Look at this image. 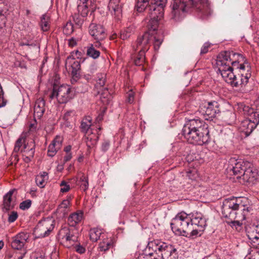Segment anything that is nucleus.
I'll use <instances>...</instances> for the list:
<instances>
[{
    "label": "nucleus",
    "instance_id": "obj_1",
    "mask_svg": "<svg viewBox=\"0 0 259 259\" xmlns=\"http://www.w3.org/2000/svg\"><path fill=\"white\" fill-rule=\"evenodd\" d=\"M216 64L226 82L243 90L251 76V68L242 55L233 52H221L217 57Z\"/></svg>",
    "mask_w": 259,
    "mask_h": 259
},
{
    "label": "nucleus",
    "instance_id": "obj_2",
    "mask_svg": "<svg viewBox=\"0 0 259 259\" xmlns=\"http://www.w3.org/2000/svg\"><path fill=\"white\" fill-rule=\"evenodd\" d=\"M248 200L246 197H232L225 199L222 206L223 216L228 218L232 227H240L249 211Z\"/></svg>",
    "mask_w": 259,
    "mask_h": 259
},
{
    "label": "nucleus",
    "instance_id": "obj_3",
    "mask_svg": "<svg viewBox=\"0 0 259 259\" xmlns=\"http://www.w3.org/2000/svg\"><path fill=\"white\" fill-rule=\"evenodd\" d=\"M151 26L148 32L144 33L142 35L139 36L137 40V48L141 51L148 50L150 46V42L153 39V45L155 50H158L163 41L162 36L160 32L156 31L158 23L156 21Z\"/></svg>",
    "mask_w": 259,
    "mask_h": 259
},
{
    "label": "nucleus",
    "instance_id": "obj_4",
    "mask_svg": "<svg viewBox=\"0 0 259 259\" xmlns=\"http://www.w3.org/2000/svg\"><path fill=\"white\" fill-rule=\"evenodd\" d=\"M237 109L240 113L248 116L242 121L240 126V131L248 136L259 123V109L254 111L252 108L242 103L238 104Z\"/></svg>",
    "mask_w": 259,
    "mask_h": 259
},
{
    "label": "nucleus",
    "instance_id": "obj_5",
    "mask_svg": "<svg viewBox=\"0 0 259 259\" xmlns=\"http://www.w3.org/2000/svg\"><path fill=\"white\" fill-rule=\"evenodd\" d=\"M159 259H178V253L176 247L171 244L155 240L148 244Z\"/></svg>",
    "mask_w": 259,
    "mask_h": 259
},
{
    "label": "nucleus",
    "instance_id": "obj_6",
    "mask_svg": "<svg viewBox=\"0 0 259 259\" xmlns=\"http://www.w3.org/2000/svg\"><path fill=\"white\" fill-rule=\"evenodd\" d=\"M191 214L181 212L172 220L170 225L173 232L177 235L191 236Z\"/></svg>",
    "mask_w": 259,
    "mask_h": 259
},
{
    "label": "nucleus",
    "instance_id": "obj_7",
    "mask_svg": "<svg viewBox=\"0 0 259 259\" xmlns=\"http://www.w3.org/2000/svg\"><path fill=\"white\" fill-rule=\"evenodd\" d=\"M74 96L72 88L68 84H62L60 86L54 85L53 91L50 95V99H57L60 104L66 103Z\"/></svg>",
    "mask_w": 259,
    "mask_h": 259
},
{
    "label": "nucleus",
    "instance_id": "obj_8",
    "mask_svg": "<svg viewBox=\"0 0 259 259\" xmlns=\"http://www.w3.org/2000/svg\"><path fill=\"white\" fill-rule=\"evenodd\" d=\"M185 138L191 144L202 145L209 141L208 130L183 131Z\"/></svg>",
    "mask_w": 259,
    "mask_h": 259
},
{
    "label": "nucleus",
    "instance_id": "obj_9",
    "mask_svg": "<svg viewBox=\"0 0 259 259\" xmlns=\"http://www.w3.org/2000/svg\"><path fill=\"white\" fill-rule=\"evenodd\" d=\"M191 236H200L206 226V220L200 212L191 214Z\"/></svg>",
    "mask_w": 259,
    "mask_h": 259
},
{
    "label": "nucleus",
    "instance_id": "obj_10",
    "mask_svg": "<svg viewBox=\"0 0 259 259\" xmlns=\"http://www.w3.org/2000/svg\"><path fill=\"white\" fill-rule=\"evenodd\" d=\"M58 238L67 247H70L77 241V236L75 234L74 230L68 227L61 228L58 233Z\"/></svg>",
    "mask_w": 259,
    "mask_h": 259
},
{
    "label": "nucleus",
    "instance_id": "obj_11",
    "mask_svg": "<svg viewBox=\"0 0 259 259\" xmlns=\"http://www.w3.org/2000/svg\"><path fill=\"white\" fill-rule=\"evenodd\" d=\"M53 223V220L50 218L41 220L34 229V234L38 238L48 236L54 228Z\"/></svg>",
    "mask_w": 259,
    "mask_h": 259
},
{
    "label": "nucleus",
    "instance_id": "obj_12",
    "mask_svg": "<svg viewBox=\"0 0 259 259\" xmlns=\"http://www.w3.org/2000/svg\"><path fill=\"white\" fill-rule=\"evenodd\" d=\"M220 112L219 104L216 101L207 102L201 107L200 112L204 119L211 120Z\"/></svg>",
    "mask_w": 259,
    "mask_h": 259
},
{
    "label": "nucleus",
    "instance_id": "obj_13",
    "mask_svg": "<svg viewBox=\"0 0 259 259\" xmlns=\"http://www.w3.org/2000/svg\"><path fill=\"white\" fill-rule=\"evenodd\" d=\"M171 7L172 18L176 20L184 17L189 8L184 0H174Z\"/></svg>",
    "mask_w": 259,
    "mask_h": 259
},
{
    "label": "nucleus",
    "instance_id": "obj_14",
    "mask_svg": "<svg viewBox=\"0 0 259 259\" xmlns=\"http://www.w3.org/2000/svg\"><path fill=\"white\" fill-rule=\"evenodd\" d=\"M246 163V168L242 175V179L244 182L254 184L259 179L257 170L251 163Z\"/></svg>",
    "mask_w": 259,
    "mask_h": 259
},
{
    "label": "nucleus",
    "instance_id": "obj_15",
    "mask_svg": "<svg viewBox=\"0 0 259 259\" xmlns=\"http://www.w3.org/2000/svg\"><path fill=\"white\" fill-rule=\"evenodd\" d=\"M232 166L231 169L233 174L236 176L237 179L242 177V175L246 168V163L247 161H243L242 159H236L235 158H231L229 161Z\"/></svg>",
    "mask_w": 259,
    "mask_h": 259
},
{
    "label": "nucleus",
    "instance_id": "obj_16",
    "mask_svg": "<svg viewBox=\"0 0 259 259\" xmlns=\"http://www.w3.org/2000/svg\"><path fill=\"white\" fill-rule=\"evenodd\" d=\"M155 5L151 6V9L153 11L151 12V20L150 23L155 22L156 21L158 23V20H160L163 15V8L164 7L166 0H154Z\"/></svg>",
    "mask_w": 259,
    "mask_h": 259
},
{
    "label": "nucleus",
    "instance_id": "obj_17",
    "mask_svg": "<svg viewBox=\"0 0 259 259\" xmlns=\"http://www.w3.org/2000/svg\"><path fill=\"white\" fill-rule=\"evenodd\" d=\"M89 33L97 40H102L106 37L105 29L103 26L94 23L90 24Z\"/></svg>",
    "mask_w": 259,
    "mask_h": 259
},
{
    "label": "nucleus",
    "instance_id": "obj_18",
    "mask_svg": "<svg viewBox=\"0 0 259 259\" xmlns=\"http://www.w3.org/2000/svg\"><path fill=\"white\" fill-rule=\"evenodd\" d=\"M28 239L27 233L20 232L12 237L11 246L13 249L20 250L24 247Z\"/></svg>",
    "mask_w": 259,
    "mask_h": 259
},
{
    "label": "nucleus",
    "instance_id": "obj_19",
    "mask_svg": "<svg viewBox=\"0 0 259 259\" xmlns=\"http://www.w3.org/2000/svg\"><path fill=\"white\" fill-rule=\"evenodd\" d=\"M208 130V125L199 119L190 120L184 125L183 131L186 130Z\"/></svg>",
    "mask_w": 259,
    "mask_h": 259
},
{
    "label": "nucleus",
    "instance_id": "obj_20",
    "mask_svg": "<svg viewBox=\"0 0 259 259\" xmlns=\"http://www.w3.org/2000/svg\"><path fill=\"white\" fill-rule=\"evenodd\" d=\"M111 14L115 19L119 20L122 17V4L120 0H110L108 6Z\"/></svg>",
    "mask_w": 259,
    "mask_h": 259
},
{
    "label": "nucleus",
    "instance_id": "obj_21",
    "mask_svg": "<svg viewBox=\"0 0 259 259\" xmlns=\"http://www.w3.org/2000/svg\"><path fill=\"white\" fill-rule=\"evenodd\" d=\"M71 197L69 196L59 204L56 211L59 218H64L70 211Z\"/></svg>",
    "mask_w": 259,
    "mask_h": 259
},
{
    "label": "nucleus",
    "instance_id": "obj_22",
    "mask_svg": "<svg viewBox=\"0 0 259 259\" xmlns=\"http://www.w3.org/2000/svg\"><path fill=\"white\" fill-rule=\"evenodd\" d=\"M63 138L57 136L48 147V154L49 156H54L57 152L61 148Z\"/></svg>",
    "mask_w": 259,
    "mask_h": 259
},
{
    "label": "nucleus",
    "instance_id": "obj_23",
    "mask_svg": "<svg viewBox=\"0 0 259 259\" xmlns=\"http://www.w3.org/2000/svg\"><path fill=\"white\" fill-rule=\"evenodd\" d=\"M191 5L199 9L205 15L209 13L210 6L208 0H189Z\"/></svg>",
    "mask_w": 259,
    "mask_h": 259
},
{
    "label": "nucleus",
    "instance_id": "obj_24",
    "mask_svg": "<svg viewBox=\"0 0 259 259\" xmlns=\"http://www.w3.org/2000/svg\"><path fill=\"white\" fill-rule=\"evenodd\" d=\"M71 68V73L73 75L76 76L77 71L79 70L80 65L79 62L75 60L74 59L71 58V56L67 57L66 61V67L67 69L68 67Z\"/></svg>",
    "mask_w": 259,
    "mask_h": 259
},
{
    "label": "nucleus",
    "instance_id": "obj_25",
    "mask_svg": "<svg viewBox=\"0 0 259 259\" xmlns=\"http://www.w3.org/2000/svg\"><path fill=\"white\" fill-rule=\"evenodd\" d=\"M102 241L99 244V250L106 251L113 246L114 242L111 237L107 235H103Z\"/></svg>",
    "mask_w": 259,
    "mask_h": 259
},
{
    "label": "nucleus",
    "instance_id": "obj_26",
    "mask_svg": "<svg viewBox=\"0 0 259 259\" xmlns=\"http://www.w3.org/2000/svg\"><path fill=\"white\" fill-rule=\"evenodd\" d=\"M45 102L42 98L37 99L34 107V116L40 118L41 117L45 110Z\"/></svg>",
    "mask_w": 259,
    "mask_h": 259
},
{
    "label": "nucleus",
    "instance_id": "obj_27",
    "mask_svg": "<svg viewBox=\"0 0 259 259\" xmlns=\"http://www.w3.org/2000/svg\"><path fill=\"white\" fill-rule=\"evenodd\" d=\"M87 145L89 148L94 146L97 143L99 135L96 133H94L92 130L85 132V135Z\"/></svg>",
    "mask_w": 259,
    "mask_h": 259
},
{
    "label": "nucleus",
    "instance_id": "obj_28",
    "mask_svg": "<svg viewBox=\"0 0 259 259\" xmlns=\"http://www.w3.org/2000/svg\"><path fill=\"white\" fill-rule=\"evenodd\" d=\"M103 235H107L104 231L99 228H93L89 232L90 238L93 242H96L101 238H103Z\"/></svg>",
    "mask_w": 259,
    "mask_h": 259
},
{
    "label": "nucleus",
    "instance_id": "obj_29",
    "mask_svg": "<svg viewBox=\"0 0 259 259\" xmlns=\"http://www.w3.org/2000/svg\"><path fill=\"white\" fill-rule=\"evenodd\" d=\"M83 215L81 211H77L71 214L68 219V224L70 226H75L77 224L81 222L83 219Z\"/></svg>",
    "mask_w": 259,
    "mask_h": 259
},
{
    "label": "nucleus",
    "instance_id": "obj_30",
    "mask_svg": "<svg viewBox=\"0 0 259 259\" xmlns=\"http://www.w3.org/2000/svg\"><path fill=\"white\" fill-rule=\"evenodd\" d=\"M94 8V4L79 3L77 9L78 13L83 17H85L88 15L89 11L91 10H93Z\"/></svg>",
    "mask_w": 259,
    "mask_h": 259
},
{
    "label": "nucleus",
    "instance_id": "obj_31",
    "mask_svg": "<svg viewBox=\"0 0 259 259\" xmlns=\"http://www.w3.org/2000/svg\"><path fill=\"white\" fill-rule=\"evenodd\" d=\"M35 144L33 140H31L29 144L27 145H24V152H26L27 156H26V161H30L31 158L33 157L34 154Z\"/></svg>",
    "mask_w": 259,
    "mask_h": 259
},
{
    "label": "nucleus",
    "instance_id": "obj_32",
    "mask_svg": "<svg viewBox=\"0 0 259 259\" xmlns=\"http://www.w3.org/2000/svg\"><path fill=\"white\" fill-rule=\"evenodd\" d=\"M48 178V174L47 172L43 171L40 172L35 178L36 185L40 188L44 187Z\"/></svg>",
    "mask_w": 259,
    "mask_h": 259
},
{
    "label": "nucleus",
    "instance_id": "obj_33",
    "mask_svg": "<svg viewBox=\"0 0 259 259\" xmlns=\"http://www.w3.org/2000/svg\"><path fill=\"white\" fill-rule=\"evenodd\" d=\"M15 190H11L9 191L4 196V207L6 210H9L13 207L12 205V196Z\"/></svg>",
    "mask_w": 259,
    "mask_h": 259
},
{
    "label": "nucleus",
    "instance_id": "obj_34",
    "mask_svg": "<svg viewBox=\"0 0 259 259\" xmlns=\"http://www.w3.org/2000/svg\"><path fill=\"white\" fill-rule=\"evenodd\" d=\"M253 230L255 231L252 232H248V237L253 243L258 242L259 241V221L257 224L254 226Z\"/></svg>",
    "mask_w": 259,
    "mask_h": 259
},
{
    "label": "nucleus",
    "instance_id": "obj_35",
    "mask_svg": "<svg viewBox=\"0 0 259 259\" xmlns=\"http://www.w3.org/2000/svg\"><path fill=\"white\" fill-rule=\"evenodd\" d=\"M77 185L84 191H87L89 188V182L88 178L82 175L78 180L76 181Z\"/></svg>",
    "mask_w": 259,
    "mask_h": 259
},
{
    "label": "nucleus",
    "instance_id": "obj_36",
    "mask_svg": "<svg viewBox=\"0 0 259 259\" xmlns=\"http://www.w3.org/2000/svg\"><path fill=\"white\" fill-rule=\"evenodd\" d=\"M87 54L89 57L95 59L100 56V52L99 51L95 49L94 45L91 44L88 47Z\"/></svg>",
    "mask_w": 259,
    "mask_h": 259
},
{
    "label": "nucleus",
    "instance_id": "obj_37",
    "mask_svg": "<svg viewBox=\"0 0 259 259\" xmlns=\"http://www.w3.org/2000/svg\"><path fill=\"white\" fill-rule=\"evenodd\" d=\"M91 121L92 119L90 116L86 117L83 118L80 125L81 129L83 132H87L88 131H90L91 130L90 129L92 125Z\"/></svg>",
    "mask_w": 259,
    "mask_h": 259
},
{
    "label": "nucleus",
    "instance_id": "obj_38",
    "mask_svg": "<svg viewBox=\"0 0 259 259\" xmlns=\"http://www.w3.org/2000/svg\"><path fill=\"white\" fill-rule=\"evenodd\" d=\"M135 31V27L133 26H130L123 30L120 33V38L123 39H126L128 38Z\"/></svg>",
    "mask_w": 259,
    "mask_h": 259
},
{
    "label": "nucleus",
    "instance_id": "obj_39",
    "mask_svg": "<svg viewBox=\"0 0 259 259\" xmlns=\"http://www.w3.org/2000/svg\"><path fill=\"white\" fill-rule=\"evenodd\" d=\"M76 112L74 110H69L66 111L63 115V119L67 122H70L74 119Z\"/></svg>",
    "mask_w": 259,
    "mask_h": 259
},
{
    "label": "nucleus",
    "instance_id": "obj_40",
    "mask_svg": "<svg viewBox=\"0 0 259 259\" xmlns=\"http://www.w3.org/2000/svg\"><path fill=\"white\" fill-rule=\"evenodd\" d=\"M150 0H137L136 5L137 11L142 12L145 10L149 5Z\"/></svg>",
    "mask_w": 259,
    "mask_h": 259
},
{
    "label": "nucleus",
    "instance_id": "obj_41",
    "mask_svg": "<svg viewBox=\"0 0 259 259\" xmlns=\"http://www.w3.org/2000/svg\"><path fill=\"white\" fill-rule=\"evenodd\" d=\"M40 25L44 31H47L50 27L49 17L47 15H43L40 21Z\"/></svg>",
    "mask_w": 259,
    "mask_h": 259
},
{
    "label": "nucleus",
    "instance_id": "obj_42",
    "mask_svg": "<svg viewBox=\"0 0 259 259\" xmlns=\"http://www.w3.org/2000/svg\"><path fill=\"white\" fill-rule=\"evenodd\" d=\"M145 52L139 50V53L134 59V62L136 65L140 66L143 64L145 61Z\"/></svg>",
    "mask_w": 259,
    "mask_h": 259
},
{
    "label": "nucleus",
    "instance_id": "obj_43",
    "mask_svg": "<svg viewBox=\"0 0 259 259\" xmlns=\"http://www.w3.org/2000/svg\"><path fill=\"white\" fill-rule=\"evenodd\" d=\"M154 253V251L150 252L148 254H140L136 259H159Z\"/></svg>",
    "mask_w": 259,
    "mask_h": 259
},
{
    "label": "nucleus",
    "instance_id": "obj_44",
    "mask_svg": "<svg viewBox=\"0 0 259 259\" xmlns=\"http://www.w3.org/2000/svg\"><path fill=\"white\" fill-rule=\"evenodd\" d=\"M25 143V139L23 137H20L16 141L14 151L16 152H19L22 145Z\"/></svg>",
    "mask_w": 259,
    "mask_h": 259
},
{
    "label": "nucleus",
    "instance_id": "obj_45",
    "mask_svg": "<svg viewBox=\"0 0 259 259\" xmlns=\"http://www.w3.org/2000/svg\"><path fill=\"white\" fill-rule=\"evenodd\" d=\"M106 75L104 73H98L97 75L96 81L101 87L105 84Z\"/></svg>",
    "mask_w": 259,
    "mask_h": 259
},
{
    "label": "nucleus",
    "instance_id": "obj_46",
    "mask_svg": "<svg viewBox=\"0 0 259 259\" xmlns=\"http://www.w3.org/2000/svg\"><path fill=\"white\" fill-rule=\"evenodd\" d=\"M60 191L62 193H65L68 192L70 189V187L68 183L64 181H62L60 183Z\"/></svg>",
    "mask_w": 259,
    "mask_h": 259
},
{
    "label": "nucleus",
    "instance_id": "obj_47",
    "mask_svg": "<svg viewBox=\"0 0 259 259\" xmlns=\"http://www.w3.org/2000/svg\"><path fill=\"white\" fill-rule=\"evenodd\" d=\"M31 205V201L29 199L25 200L20 204V208L22 210L29 208Z\"/></svg>",
    "mask_w": 259,
    "mask_h": 259
},
{
    "label": "nucleus",
    "instance_id": "obj_48",
    "mask_svg": "<svg viewBox=\"0 0 259 259\" xmlns=\"http://www.w3.org/2000/svg\"><path fill=\"white\" fill-rule=\"evenodd\" d=\"M4 94L2 86L0 84V108L5 106L7 102V100L4 98Z\"/></svg>",
    "mask_w": 259,
    "mask_h": 259
},
{
    "label": "nucleus",
    "instance_id": "obj_49",
    "mask_svg": "<svg viewBox=\"0 0 259 259\" xmlns=\"http://www.w3.org/2000/svg\"><path fill=\"white\" fill-rule=\"evenodd\" d=\"M64 32L66 34H70L73 31V26L71 23H67L64 28Z\"/></svg>",
    "mask_w": 259,
    "mask_h": 259
},
{
    "label": "nucleus",
    "instance_id": "obj_50",
    "mask_svg": "<svg viewBox=\"0 0 259 259\" xmlns=\"http://www.w3.org/2000/svg\"><path fill=\"white\" fill-rule=\"evenodd\" d=\"M18 218V214L16 211H13L10 215L8 218V221L10 223L15 222Z\"/></svg>",
    "mask_w": 259,
    "mask_h": 259
},
{
    "label": "nucleus",
    "instance_id": "obj_51",
    "mask_svg": "<svg viewBox=\"0 0 259 259\" xmlns=\"http://www.w3.org/2000/svg\"><path fill=\"white\" fill-rule=\"evenodd\" d=\"M110 146V143L109 141H104L102 145V151L105 152L108 150Z\"/></svg>",
    "mask_w": 259,
    "mask_h": 259
},
{
    "label": "nucleus",
    "instance_id": "obj_52",
    "mask_svg": "<svg viewBox=\"0 0 259 259\" xmlns=\"http://www.w3.org/2000/svg\"><path fill=\"white\" fill-rule=\"evenodd\" d=\"M210 45L208 43H205L201 49V54H205L208 52Z\"/></svg>",
    "mask_w": 259,
    "mask_h": 259
},
{
    "label": "nucleus",
    "instance_id": "obj_53",
    "mask_svg": "<svg viewBox=\"0 0 259 259\" xmlns=\"http://www.w3.org/2000/svg\"><path fill=\"white\" fill-rule=\"evenodd\" d=\"M134 100V93L132 90L130 91V93L128 94L127 101L128 103H132Z\"/></svg>",
    "mask_w": 259,
    "mask_h": 259
},
{
    "label": "nucleus",
    "instance_id": "obj_54",
    "mask_svg": "<svg viewBox=\"0 0 259 259\" xmlns=\"http://www.w3.org/2000/svg\"><path fill=\"white\" fill-rule=\"evenodd\" d=\"M76 45V41L74 38H72L69 39L68 45L70 47H73L75 46Z\"/></svg>",
    "mask_w": 259,
    "mask_h": 259
},
{
    "label": "nucleus",
    "instance_id": "obj_55",
    "mask_svg": "<svg viewBox=\"0 0 259 259\" xmlns=\"http://www.w3.org/2000/svg\"><path fill=\"white\" fill-rule=\"evenodd\" d=\"M75 250L77 252L80 253H82L84 252V248L80 246V245H77L76 247H75Z\"/></svg>",
    "mask_w": 259,
    "mask_h": 259
},
{
    "label": "nucleus",
    "instance_id": "obj_56",
    "mask_svg": "<svg viewBox=\"0 0 259 259\" xmlns=\"http://www.w3.org/2000/svg\"><path fill=\"white\" fill-rule=\"evenodd\" d=\"M72 158V155L71 153H67V155L64 157V160L65 162H67L70 160Z\"/></svg>",
    "mask_w": 259,
    "mask_h": 259
},
{
    "label": "nucleus",
    "instance_id": "obj_57",
    "mask_svg": "<svg viewBox=\"0 0 259 259\" xmlns=\"http://www.w3.org/2000/svg\"><path fill=\"white\" fill-rule=\"evenodd\" d=\"M79 3H90V4H94V0H79Z\"/></svg>",
    "mask_w": 259,
    "mask_h": 259
},
{
    "label": "nucleus",
    "instance_id": "obj_58",
    "mask_svg": "<svg viewBox=\"0 0 259 259\" xmlns=\"http://www.w3.org/2000/svg\"><path fill=\"white\" fill-rule=\"evenodd\" d=\"M103 116H104V112H102L101 113H100L98 116L97 117V120L98 121H101L102 119H103Z\"/></svg>",
    "mask_w": 259,
    "mask_h": 259
},
{
    "label": "nucleus",
    "instance_id": "obj_59",
    "mask_svg": "<svg viewBox=\"0 0 259 259\" xmlns=\"http://www.w3.org/2000/svg\"><path fill=\"white\" fill-rule=\"evenodd\" d=\"M235 77L234 78H232V80H233V81L235 82L237 81H238L240 80L241 77H239V74H238V75H235Z\"/></svg>",
    "mask_w": 259,
    "mask_h": 259
},
{
    "label": "nucleus",
    "instance_id": "obj_60",
    "mask_svg": "<svg viewBox=\"0 0 259 259\" xmlns=\"http://www.w3.org/2000/svg\"><path fill=\"white\" fill-rule=\"evenodd\" d=\"M71 149V147L70 146H67L64 148V151L67 153H70L69 152L70 151Z\"/></svg>",
    "mask_w": 259,
    "mask_h": 259
},
{
    "label": "nucleus",
    "instance_id": "obj_61",
    "mask_svg": "<svg viewBox=\"0 0 259 259\" xmlns=\"http://www.w3.org/2000/svg\"><path fill=\"white\" fill-rule=\"evenodd\" d=\"M100 40H97V42L95 43V47L97 48H99L101 46V44L100 42Z\"/></svg>",
    "mask_w": 259,
    "mask_h": 259
},
{
    "label": "nucleus",
    "instance_id": "obj_62",
    "mask_svg": "<svg viewBox=\"0 0 259 259\" xmlns=\"http://www.w3.org/2000/svg\"><path fill=\"white\" fill-rule=\"evenodd\" d=\"M36 192V190L34 188L31 189L30 191V194L32 195H34L35 192Z\"/></svg>",
    "mask_w": 259,
    "mask_h": 259
},
{
    "label": "nucleus",
    "instance_id": "obj_63",
    "mask_svg": "<svg viewBox=\"0 0 259 259\" xmlns=\"http://www.w3.org/2000/svg\"><path fill=\"white\" fill-rule=\"evenodd\" d=\"M4 243L3 241H0V250L4 247Z\"/></svg>",
    "mask_w": 259,
    "mask_h": 259
},
{
    "label": "nucleus",
    "instance_id": "obj_64",
    "mask_svg": "<svg viewBox=\"0 0 259 259\" xmlns=\"http://www.w3.org/2000/svg\"><path fill=\"white\" fill-rule=\"evenodd\" d=\"M23 257V255H21L20 256L18 257V259H22Z\"/></svg>",
    "mask_w": 259,
    "mask_h": 259
}]
</instances>
